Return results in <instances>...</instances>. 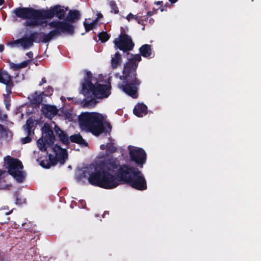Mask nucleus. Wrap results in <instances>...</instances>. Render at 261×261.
Returning a JSON list of instances; mask_svg holds the SVG:
<instances>
[{"instance_id":"nucleus-1","label":"nucleus","mask_w":261,"mask_h":261,"mask_svg":"<svg viewBox=\"0 0 261 261\" xmlns=\"http://www.w3.org/2000/svg\"><path fill=\"white\" fill-rule=\"evenodd\" d=\"M83 176L87 178L90 184L107 189L115 188L121 181L137 190L145 189L146 181L140 172L127 166L119 168L118 161L112 157L99 167L90 165L86 168Z\"/></svg>"},{"instance_id":"nucleus-2","label":"nucleus","mask_w":261,"mask_h":261,"mask_svg":"<svg viewBox=\"0 0 261 261\" xmlns=\"http://www.w3.org/2000/svg\"><path fill=\"white\" fill-rule=\"evenodd\" d=\"M52 126L45 123L42 128V137L37 142V146L42 152L47 151L49 160L40 161V165L43 168H49L58 162L63 164L67 158L66 150L57 145H53L55 137L51 129Z\"/></svg>"},{"instance_id":"nucleus-3","label":"nucleus","mask_w":261,"mask_h":261,"mask_svg":"<svg viewBox=\"0 0 261 261\" xmlns=\"http://www.w3.org/2000/svg\"><path fill=\"white\" fill-rule=\"evenodd\" d=\"M128 59V62L124 64L122 75L120 77L123 81L118 84V87L128 95L136 98L138 96L140 85V82L136 77V70L138 63L141 60V56L136 54Z\"/></svg>"},{"instance_id":"nucleus-4","label":"nucleus","mask_w":261,"mask_h":261,"mask_svg":"<svg viewBox=\"0 0 261 261\" xmlns=\"http://www.w3.org/2000/svg\"><path fill=\"white\" fill-rule=\"evenodd\" d=\"M101 76L93 75L90 72L87 73L85 81L82 84L83 93L85 95L92 94L98 98L107 97L110 94V86L102 83Z\"/></svg>"},{"instance_id":"nucleus-5","label":"nucleus","mask_w":261,"mask_h":261,"mask_svg":"<svg viewBox=\"0 0 261 261\" xmlns=\"http://www.w3.org/2000/svg\"><path fill=\"white\" fill-rule=\"evenodd\" d=\"M107 116L96 112H85L79 116L81 128L98 136L103 130V122Z\"/></svg>"},{"instance_id":"nucleus-6","label":"nucleus","mask_w":261,"mask_h":261,"mask_svg":"<svg viewBox=\"0 0 261 261\" xmlns=\"http://www.w3.org/2000/svg\"><path fill=\"white\" fill-rule=\"evenodd\" d=\"M16 15L22 19H28L27 26L34 27L42 25L41 11L34 10L28 8H19L14 11Z\"/></svg>"},{"instance_id":"nucleus-7","label":"nucleus","mask_w":261,"mask_h":261,"mask_svg":"<svg viewBox=\"0 0 261 261\" xmlns=\"http://www.w3.org/2000/svg\"><path fill=\"white\" fill-rule=\"evenodd\" d=\"M4 165L9 174L18 182H21L23 180L25 175L22 170L23 166L20 161L10 156H7L4 158Z\"/></svg>"},{"instance_id":"nucleus-8","label":"nucleus","mask_w":261,"mask_h":261,"mask_svg":"<svg viewBox=\"0 0 261 261\" xmlns=\"http://www.w3.org/2000/svg\"><path fill=\"white\" fill-rule=\"evenodd\" d=\"M4 165L9 174L18 182H21L23 180L25 175L22 170L23 166L20 161L10 156H7L4 158Z\"/></svg>"},{"instance_id":"nucleus-9","label":"nucleus","mask_w":261,"mask_h":261,"mask_svg":"<svg viewBox=\"0 0 261 261\" xmlns=\"http://www.w3.org/2000/svg\"><path fill=\"white\" fill-rule=\"evenodd\" d=\"M49 25L50 27L55 28V30L45 36L44 39L45 42L49 41L55 36L59 35L61 32H67L70 34L73 33V27L68 23L57 21H53Z\"/></svg>"},{"instance_id":"nucleus-10","label":"nucleus","mask_w":261,"mask_h":261,"mask_svg":"<svg viewBox=\"0 0 261 261\" xmlns=\"http://www.w3.org/2000/svg\"><path fill=\"white\" fill-rule=\"evenodd\" d=\"M129 155L132 161L142 166L145 163V152L141 148L134 146L128 147Z\"/></svg>"},{"instance_id":"nucleus-11","label":"nucleus","mask_w":261,"mask_h":261,"mask_svg":"<svg viewBox=\"0 0 261 261\" xmlns=\"http://www.w3.org/2000/svg\"><path fill=\"white\" fill-rule=\"evenodd\" d=\"M114 43L119 49H132L134 46L132 38L126 34L120 35Z\"/></svg>"},{"instance_id":"nucleus-12","label":"nucleus","mask_w":261,"mask_h":261,"mask_svg":"<svg viewBox=\"0 0 261 261\" xmlns=\"http://www.w3.org/2000/svg\"><path fill=\"white\" fill-rule=\"evenodd\" d=\"M57 16L60 19H62L65 16V11L61 7H56L48 11H41V19L42 24L46 18H51Z\"/></svg>"},{"instance_id":"nucleus-13","label":"nucleus","mask_w":261,"mask_h":261,"mask_svg":"<svg viewBox=\"0 0 261 261\" xmlns=\"http://www.w3.org/2000/svg\"><path fill=\"white\" fill-rule=\"evenodd\" d=\"M33 43V40L30 38H28L10 42L8 45L10 47L29 48L32 46Z\"/></svg>"},{"instance_id":"nucleus-14","label":"nucleus","mask_w":261,"mask_h":261,"mask_svg":"<svg viewBox=\"0 0 261 261\" xmlns=\"http://www.w3.org/2000/svg\"><path fill=\"white\" fill-rule=\"evenodd\" d=\"M122 54H120L119 52H116L111 58V66L113 68H117L119 65H120L122 62V57L124 56L125 54L127 55V59L128 61H129V58H132L133 56L135 55H129L127 52L125 51V50H122ZM126 63V62L125 63Z\"/></svg>"},{"instance_id":"nucleus-15","label":"nucleus","mask_w":261,"mask_h":261,"mask_svg":"<svg viewBox=\"0 0 261 261\" xmlns=\"http://www.w3.org/2000/svg\"><path fill=\"white\" fill-rule=\"evenodd\" d=\"M42 112L46 117L51 119L57 114L58 110L54 106L43 105Z\"/></svg>"},{"instance_id":"nucleus-16","label":"nucleus","mask_w":261,"mask_h":261,"mask_svg":"<svg viewBox=\"0 0 261 261\" xmlns=\"http://www.w3.org/2000/svg\"><path fill=\"white\" fill-rule=\"evenodd\" d=\"M0 83L7 85V94H9L11 93L10 86L11 85L12 82L11 77L7 72L5 71L2 72L0 70Z\"/></svg>"},{"instance_id":"nucleus-17","label":"nucleus","mask_w":261,"mask_h":261,"mask_svg":"<svg viewBox=\"0 0 261 261\" xmlns=\"http://www.w3.org/2000/svg\"><path fill=\"white\" fill-rule=\"evenodd\" d=\"M147 107L142 103H138L134 109V114L139 117H142L146 114Z\"/></svg>"},{"instance_id":"nucleus-18","label":"nucleus","mask_w":261,"mask_h":261,"mask_svg":"<svg viewBox=\"0 0 261 261\" xmlns=\"http://www.w3.org/2000/svg\"><path fill=\"white\" fill-rule=\"evenodd\" d=\"M55 126V130L58 135L60 139V140L62 141V142L64 144H68L69 143V138L66 135V134L63 131H62L60 128H59L58 126H57L54 122H53V124Z\"/></svg>"},{"instance_id":"nucleus-19","label":"nucleus","mask_w":261,"mask_h":261,"mask_svg":"<svg viewBox=\"0 0 261 261\" xmlns=\"http://www.w3.org/2000/svg\"><path fill=\"white\" fill-rule=\"evenodd\" d=\"M70 140L72 142L77 143L83 146H87L88 144L79 134L71 136L70 137Z\"/></svg>"},{"instance_id":"nucleus-20","label":"nucleus","mask_w":261,"mask_h":261,"mask_svg":"<svg viewBox=\"0 0 261 261\" xmlns=\"http://www.w3.org/2000/svg\"><path fill=\"white\" fill-rule=\"evenodd\" d=\"M29 62L30 60H26L18 64L10 63L9 66L11 69L14 70H17L26 67L29 64Z\"/></svg>"},{"instance_id":"nucleus-21","label":"nucleus","mask_w":261,"mask_h":261,"mask_svg":"<svg viewBox=\"0 0 261 261\" xmlns=\"http://www.w3.org/2000/svg\"><path fill=\"white\" fill-rule=\"evenodd\" d=\"M32 103L35 105H38L41 102L42 98L41 93H38L37 92L30 95L29 97Z\"/></svg>"},{"instance_id":"nucleus-22","label":"nucleus","mask_w":261,"mask_h":261,"mask_svg":"<svg viewBox=\"0 0 261 261\" xmlns=\"http://www.w3.org/2000/svg\"><path fill=\"white\" fill-rule=\"evenodd\" d=\"M6 176H8V174L0 170V189H5L8 187V183L5 180Z\"/></svg>"},{"instance_id":"nucleus-23","label":"nucleus","mask_w":261,"mask_h":261,"mask_svg":"<svg viewBox=\"0 0 261 261\" xmlns=\"http://www.w3.org/2000/svg\"><path fill=\"white\" fill-rule=\"evenodd\" d=\"M79 17L80 13L78 11H71L67 18L70 21H73L75 19H79Z\"/></svg>"},{"instance_id":"nucleus-24","label":"nucleus","mask_w":261,"mask_h":261,"mask_svg":"<svg viewBox=\"0 0 261 261\" xmlns=\"http://www.w3.org/2000/svg\"><path fill=\"white\" fill-rule=\"evenodd\" d=\"M33 120L32 119H29L27 120L26 124L23 126L24 129L27 131V133L28 134V135H30L31 133V129L33 127Z\"/></svg>"},{"instance_id":"nucleus-25","label":"nucleus","mask_w":261,"mask_h":261,"mask_svg":"<svg viewBox=\"0 0 261 261\" xmlns=\"http://www.w3.org/2000/svg\"><path fill=\"white\" fill-rule=\"evenodd\" d=\"M98 37L99 39V40L102 42H106L107 40H109V39L110 38V36L109 35V34H108V33L106 32H102L101 33H100L98 35Z\"/></svg>"},{"instance_id":"nucleus-26","label":"nucleus","mask_w":261,"mask_h":261,"mask_svg":"<svg viewBox=\"0 0 261 261\" xmlns=\"http://www.w3.org/2000/svg\"><path fill=\"white\" fill-rule=\"evenodd\" d=\"M97 19L95 20L93 22L90 23H87L86 22H84V26L87 31H89L92 29L94 25L96 23Z\"/></svg>"},{"instance_id":"nucleus-27","label":"nucleus","mask_w":261,"mask_h":261,"mask_svg":"<svg viewBox=\"0 0 261 261\" xmlns=\"http://www.w3.org/2000/svg\"><path fill=\"white\" fill-rule=\"evenodd\" d=\"M7 135V130L4 127V126L0 124V138H4Z\"/></svg>"},{"instance_id":"nucleus-28","label":"nucleus","mask_w":261,"mask_h":261,"mask_svg":"<svg viewBox=\"0 0 261 261\" xmlns=\"http://www.w3.org/2000/svg\"><path fill=\"white\" fill-rule=\"evenodd\" d=\"M107 151L108 152H113L114 151H115V147L113 145H110V144H109L107 146Z\"/></svg>"},{"instance_id":"nucleus-29","label":"nucleus","mask_w":261,"mask_h":261,"mask_svg":"<svg viewBox=\"0 0 261 261\" xmlns=\"http://www.w3.org/2000/svg\"><path fill=\"white\" fill-rule=\"evenodd\" d=\"M126 19L129 21L130 20H131L132 19H136V20H137L138 18H137V17L136 16V15H134L131 13L129 14L127 16H126Z\"/></svg>"},{"instance_id":"nucleus-30","label":"nucleus","mask_w":261,"mask_h":261,"mask_svg":"<svg viewBox=\"0 0 261 261\" xmlns=\"http://www.w3.org/2000/svg\"><path fill=\"white\" fill-rule=\"evenodd\" d=\"M31 139L29 136H27L26 137H24V138L21 139V142H22V143H23V144H25V143H29V142H31Z\"/></svg>"},{"instance_id":"nucleus-31","label":"nucleus","mask_w":261,"mask_h":261,"mask_svg":"<svg viewBox=\"0 0 261 261\" xmlns=\"http://www.w3.org/2000/svg\"><path fill=\"white\" fill-rule=\"evenodd\" d=\"M153 9V12H151L150 11V10L149 11H148V12H147V14H148V16H151V15L153 14L154 13H156V11H158V9H154V8H152Z\"/></svg>"},{"instance_id":"nucleus-32","label":"nucleus","mask_w":261,"mask_h":261,"mask_svg":"<svg viewBox=\"0 0 261 261\" xmlns=\"http://www.w3.org/2000/svg\"><path fill=\"white\" fill-rule=\"evenodd\" d=\"M27 56L29 58H32L34 56V53L32 51H30L28 52V53H27Z\"/></svg>"},{"instance_id":"nucleus-33","label":"nucleus","mask_w":261,"mask_h":261,"mask_svg":"<svg viewBox=\"0 0 261 261\" xmlns=\"http://www.w3.org/2000/svg\"><path fill=\"white\" fill-rule=\"evenodd\" d=\"M49 51H51L50 53H49L50 54H52V55H54V54H59V51L57 50L56 51L57 53H56L55 51H54L53 50H49Z\"/></svg>"},{"instance_id":"nucleus-34","label":"nucleus","mask_w":261,"mask_h":261,"mask_svg":"<svg viewBox=\"0 0 261 261\" xmlns=\"http://www.w3.org/2000/svg\"><path fill=\"white\" fill-rule=\"evenodd\" d=\"M46 83V80L44 78V79H42V80H41V82H40L39 83V85L40 86H41L43 83Z\"/></svg>"},{"instance_id":"nucleus-35","label":"nucleus","mask_w":261,"mask_h":261,"mask_svg":"<svg viewBox=\"0 0 261 261\" xmlns=\"http://www.w3.org/2000/svg\"><path fill=\"white\" fill-rule=\"evenodd\" d=\"M163 4V2L158 1L157 2L155 3V4L157 5L158 6H161Z\"/></svg>"},{"instance_id":"nucleus-36","label":"nucleus","mask_w":261,"mask_h":261,"mask_svg":"<svg viewBox=\"0 0 261 261\" xmlns=\"http://www.w3.org/2000/svg\"><path fill=\"white\" fill-rule=\"evenodd\" d=\"M154 21V19H152V18H150V19H149V23H150V24H153V23Z\"/></svg>"},{"instance_id":"nucleus-37","label":"nucleus","mask_w":261,"mask_h":261,"mask_svg":"<svg viewBox=\"0 0 261 261\" xmlns=\"http://www.w3.org/2000/svg\"><path fill=\"white\" fill-rule=\"evenodd\" d=\"M172 4H174L178 1V0H168Z\"/></svg>"},{"instance_id":"nucleus-38","label":"nucleus","mask_w":261,"mask_h":261,"mask_svg":"<svg viewBox=\"0 0 261 261\" xmlns=\"http://www.w3.org/2000/svg\"><path fill=\"white\" fill-rule=\"evenodd\" d=\"M151 50H148V53H147L148 58L150 57V56L151 55Z\"/></svg>"},{"instance_id":"nucleus-39","label":"nucleus","mask_w":261,"mask_h":261,"mask_svg":"<svg viewBox=\"0 0 261 261\" xmlns=\"http://www.w3.org/2000/svg\"><path fill=\"white\" fill-rule=\"evenodd\" d=\"M146 46H147L146 45H144L141 48H140V49H147Z\"/></svg>"},{"instance_id":"nucleus-40","label":"nucleus","mask_w":261,"mask_h":261,"mask_svg":"<svg viewBox=\"0 0 261 261\" xmlns=\"http://www.w3.org/2000/svg\"><path fill=\"white\" fill-rule=\"evenodd\" d=\"M3 259V257L2 254V253L0 252V261H2Z\"/></svg>"},{"instance_id":"nucleus-41","label":"nucleus","mask_w":261,"mask_h":261,"mask_svg":"<svg viewBox=\"0 0 261 261\" xmlns=\"http://www.w3.org/2000/svg\"><path fill=\"white\" fill-rule=\"evenodd\" d=\"M105 147H106V146H105V145H101L100 146V148H101V149H104L105 148Z\"/></svg>"},{"instance_id":"nucleus-42","label":"nucleus","mask_w":261,"mask_h":261,"mask_svg":"<svg viewBox=\"0 0 261 261\" xmlns=\"http://www.w3.org/2000/svg\"><path fill=\"white\" fill-rule=\"evenodd\" d=\"M4 45L3 44H0V49H4Z\"/></svg>"},{"instance_id":"nucleus-43","label":"nucleus","mask_w":261,"mask_h":261,"mask_svg":"<svg viewBox=\"0 0 261 261\" xmlns=\"http://www.w3.org/2000/svg\"><path fill=\"white\" fill-rule=\"evenodd\" d=\"M4 2V0H0V5H2Z\"/></svg>"},{"instance_id":"nucleus-44","label":"nucleus","mask_w":261,"mask_h":261,"mask_svg":"<svg viewBox=\"0 0 261 261\" xmlns=\"http://www.w3.org/2000/svg\"><path fill=\"white\" fill-rule=\"evenodd\" d=\"M151 45L149 44H148V49H151Z\"/></svg>"},{"instance_id":"nucleus-45","label":"nucleus","mask_w":261,"mask_h":261,"mask_svg":"<svg viewBox=\"0 0 261 261\" xmlns=\"http://www.w3.org/2000/svg\"><path fill=\"white\" fill-rule=\"evenodd\" d=\"M102 15H101V14H100V15H99V17H98L96 19H97V20H98V18H101V17H102Z\"/></svg>"},{"instance_id":"nucleus-46","label":"nucleus","mask_w":261,"mask_h":261,"mask_svg":"<svg viewBox=\"0 0 261 261\" xmlns=\"http://www.w3.org/2000/svg\"><path fill=\"white\" fill-rule=\"evenodd\" d=\"M16 204H20V202H19L18 201V199H17V201H16Z\"/></svg>"},{"instance_id":"nucleus-47","label":"nucleus","mask_w":261,"mask_h":261,"mask_svg":"<svg viewBox=\"0 0 261 261\" xmlns=\"http://www.w3.org/2000/svg\"><path fill=\"white\" fill-rule=\"evenodd\" d=\"M163 11H164V9H163V8H162V9H161V12H163Z\"/></svg>"}]
</instances>
